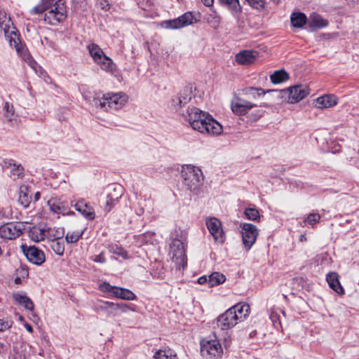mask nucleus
Returning a JSON list of instances; mask_svg holds the SVG:
<instances>
[{"mask_svg": "<svg viewBox=\"0 0 359 359\" xmlns=\"http://www.w3.org/2000/svg\"><path fill=\"white\" fill-rule=\"evenodd\" d=\"M4 117L8 121H11L14 118V108L12 104L6 102L4 107Z\"/></svg>", "mask_w": 359, "mask_h": 359, "instance_id": "nucleus-43", "label": "nucleus"}, {"mask_svg": "<svg viewBox=\"0 0 359 359\" xmlns=\"http://www.w3.org/2000/svg\"><path fill=\"white\" fill-rule=\"evenodd\" d=\"M329 286L339 294H344V291L339 280V276L337 273H329L326 276Z\"/></svg>", "mask_w": 359, "mask_h": 359, "instance_id": "nucleus-25", "label": "nucleus"}, {"mask_svg": "<svg viewBox=\"0 0 359 359\" xmlns=\"http://www.w3.org/2000/svg\"><path fill=\"white\" fill-rule=\"evenodd\" d=\"M257 51L245 50L240 51L236 55L235 59L238 64L241 65H249L252 64L257 58Z\"/></svg>", "mask_w": 359, "mask_h": 359, "instance_id": "nucleus-21", "label": "nucleus"}, {"mask_svg": "<svg viewBox=\"0 0 359 359\" xmlns=\"http://www.w3.org/2000/svg\"><path fill=\"white\" fill-rule=\"evenodd\" d=\"M47 233L43 229L34 226L29 230V236L32 241L39 242L45 238Z\"/></svg>", "mask_w": 359, "mask_h": 359, "instance_id": "nucleus-32", "label": "nucleus"}, {"mask_svg": "<svg viewBox=\"0 0 359 359\" xmlns=\"http://www.w3.org/2000/svg\"><path fill=\"white\" fill-rule=\"evenodd\" d=\"M236 316L231 312L230 309L221 314L217 320V326L222 330H227L238 324Z\"/></svg>", "mask_w": 359, "mask_h": 359, "instance_id": "nucleus-17", "label": "nucleus"}, {"mask_svg": "<svg viewBox=\"0 0 359 359\" xmlns=\"http://www.w3.org/2000/svg\"><path fill=\"white\" fill-rule=\"evenodd\" d=\"M34 197H35V200H36V201H38V200L39 199V197H40V193H39V192H36V193L35 194Z\"/></svg>", "mask_w": 359, "mask_h": 359, "instance_id": "nucleus-56", "label": "nucleus"}, {"mask_svg": "<svg viewBox=\"0 0 359 359\" xmlns=\"http://www.w3.org/2000/svg\"><path fill=\"white\" fill-rule=\"evenodd\" d=\"M201 351L202 355L210 358H221L223 355V348L217 339L202 340Z\"/></svg>", "mask_w": 359, "mask_h": 359, "instance_id": "nucleus-9", "label": "nucleus"}, {"mask_svg": "<svg viewBox=\"0 0 359 359\" xmlns=\"http://www.w3.org/2000/svg\"><path fill=\"white\" fill-rule=\"evenodd\" d=\"M170 255L179 270L187 266V257L184 243L179 239H173L170 245Z\"/></svg>", "mask_w": 359, "mask_h": 359, "instance_id": "nucleus-8", "label": "nucleus"}, {"mask_svg": "<svg viewBox=\"0 0 359 359\" xmlns=\"http://www.w3.org/2000/svg\"><path fill=\"white\" fill-rule=\"evenodd\" d=\"M219 4L228 9L233 15H238L242 12L239 0H218Z\"/></svg>", "mask_w": 359, "mask_h": 359, "instance_id": "nucleus-26", "label": "nucleus"}, {"mask_svg": "<svg viewBox=\"0 0 359 359\" xmlns=\"http://www.w3.org/2000/svg\"><path fill=\"white\" fill-rule=\"evenodd\" d=\"M309 93L306 86L297 85L283 89L280 91L281 98L288 103H297L305 98Z\"/></svg>", "mask_w": 359, "mask_h": 359, "instance_id": "nucleus-7", "label": "nucleus"}, {"mask_svg": "<svg viewBox=\"0 0 359 359\" xmlns=\"http://www.w3.org/2000/svg\"><path fill=\"white\" fill-rule=\"evenodd\" d=\"M22 224L10 222L0 226V237L4 239L13 240L22 234Z\"/></svg>", "mask_w": 359, "mask_h": 359, "instance_id": "nucleus-14", "label": "nucleus"}, {"mask_svg": "<svg viewBox=\"0 0 359 359\" xmlns=\"http://www.w3.org/2000/svg\"><path fill=\"white\" fill-rule=\"evenodd\" d=\"M248 4L257 9V11H263L265 8L266 1L265 0H246Z\"/></svg>", "mask_w": 359, "mask_h": 359, "instance_id": "nucleus-45", "label": "nucleus"}, {"mask_svg": "<svg viewBox=\"0 0 359 359\" xmlns=\"http://www.w3.org/2000/svg\"><path fill=\"white\" fill-rule=\"evenodd\" d=\"M256 104L239 96H235L231 103L232 111L238 116L245 115Z\"/></svg>", "mask_w": 359, "mask_h": 359, "instance_id": "nucleus-15", "label": "nucleus"}, {"mask_svg": "<svg viewBox=\"0 0 359 359\" xmlns=\"http://www.w3.org/2000/svg\"><path fill=\"white\" fill-rule=\"evenodd\" d=\"M266 92L262 88H248L243 90V94L248 98L256 99L260 95H263Z\"/></svg>", "mask_w": 359, "mask_h": 359, "instance_id": "nucleus-39", "label": "nucleus"}, {"mask_svg": "<svg viewBox=\"0 0 359 359\" xmlns=\"http://www.w3.org/2000/svg\"><path fill=\"white\" fill-rule=\"evenodd\" d=\"M203 4L206 6H211L213 4L214 0H201Z\"/></svg>", "mask_w": 359, "mask_h": 359, "instance_id": "nucleus-53", "label": "nucleus"}, {"mask_svg": "<svg viewBox=\"0 0 359 359\" xmlns=\"http://www.w3.org/2000/svg\"><path fill=\"white\" fill-rule=\"evenodd\" d=\"M226 280V277L221 273L214 272L208 276V287H214L223 283Z\"/></svg>", "mask_w": 359, "mask_h": 359, "instance_id": "nucleus-35", "label": "nucleus"}, {"mask_svg": "<svg viewBox=\"0 0 359 359\" xmlns=\"http://www.w3.org/2000/svg\"><path fill=\"white\" fill-rule=\"evenodd\" d=\"M13 321L11 320L0 319V331H4L12 326Z\"/></svg>", "mask_w": 359, "mask_h": 359, "instance_id": "nucleus-48", "label": "nucleus"}, {"mask_svg": "<svg viewBox=\"0 0 359 359\" xmlns=\"http://www.w3.org/2000/svg\"><path fill=\"white\" fill-rule=\"evenodd\" d=\"M135 306L125 303H115L97 299L92 302V309L96 313H104L109 317H115L121 313H126L128 311H135Z\"/></svg>", "mask_w": 359, "mask_h": 359, "instance_id": "nucleus-4", "label": "nucleus"}, {"mask_svg": "<svg viewBox=\"0 0 359 359\" xmlns=\"http://www.w3.org/2000/svg\"><path fill=\"white\" fill-rule=\"evenodd\" d=\"M74 208L85 218L89 220L95 219V213L92 206L88 205L83 199L78 201L74 205Z\"/></svg>", "mask_w": 359, "mask_h": 359, "instance_id": "nucleus-22", "label": "nucleus"}, {"mask_svg": "<svg viewBox=\"0 0 359 359\" xmlns=\"http://www.w3.org/2000/svg\"><path fill=\"white\" fill-rule=\"evenodd\" d=\"M194 22V15L191 12H187L177 18L165 20L162 26L165 29H177L191 25Z\"/></svg>", "mask_w": 359, "mask_h": 359, "instance_id": "nucleus-12", "label": "nucleus"}, {"mask_svg": "<svg viewBox=\"0 0 359 359\" xmlns=\"http://www.w3.org/2000/svg\"><path fill=\"white\" fill-rule=\"evenodd\" d=\"M338 98L333 94H326L314 100V106L318 109H327L334 107L338 103Z\"/></svg>", "mask_w": 359, "mask_h": 359, "instance_id": "nucleus-19", "label": "nucleus"}, {"mask_svg": "<svg viewBox=\"0 0 359 359\" xmlns=\"http://www.w3.org/2000/svg\"><path fill=\"white\" fill-rule=\"evenodd\" d=\"M23 276H28V271L27 270L22 269Z\"/></svg>", "mask_w": 359, "mask_h": 359, "instance_id": "nucleus-57", "label": "nucleus"}, {"mask_svg": "<svg viewBox=\"0 0 359 359\" xmlns=\"http://www.w3.org/2000/svg\"><path fill=\"white\" fill-rule=\"evenodd\" d=\"M109 250L110 252L117 255L125 259H127L129 257L127 251L117 245H109Z\"/></svg>", "mask_w": 359, "mask_h": 359, "instance_id": "nucleus-41", "label": "nucleus"}, {"mask_svg": "<svg viewBox=\"0 0 359 359\" xmlns=\"http://www.w3.org/2000/svg\"><path fill=\"white\" fill-rule=\"evenodd\" d=\"M291 24L293 27L302 28L307 22V17L301 12L292 13L290 16Z\"/></svg>", "mask_w": 359, "mask_h": 359, "instance_id": "nucleus-29", "label": "nucleus"}, {"mask_svg": "<svg viewBox=\"0 0 359 359\" xmlns=\"http://www.w3.org/2000/svg\"><path fill=\"white\" fill-rule=\"evenodd\" d=\"M88 50L94 62L98 59H102V57L105 55L102 49L95 43L89 44L88 46Z\"/></svg>", "mask_w": 359, "mask_h": 359, "instance_id": "nucleus-34", "label": "nucleus"}, {"mask_svg": "<svg viewBox=\"0 0 359 359\" xmlns=\"http://www.w3.org/2000/svg\"><path fill=\"white\" fill-rule=\"evenodd\" d=\"M185 121L194 130L203 134L217 135L222 126L211 115L195 107H189L184 114Z\"/></svg>", "mask_w": 359, "mask_h": 359, "instance_id": "nucleus-2", "label": "nucleus"}, {"mask_svg": "<svg viewBox=\"0 0 359 359\" xmlns=\"http://www.w3.org/2000/svg\"><path fill=\"white\" fill-rule=\"evenodd\" d=\"M95 62L101 68V69L106 72L113 74L116 69V66L113 60L106 55L102 57V59H98L95 61Z\"/></svg>", "mask_w": 359, "mask_h": 359, "instance_id": "nucleus-24", "label": "nucleus"}, {"mask_svg": "<svg viewBox=\"0 0 359 359\" xmlns=\"http://www.w3.org/2000/svg\"><path fill=\"white\" fill-rule=\"evenodd\" d=\"M272 2H273L275 4H279L280 0H271Z\"/></svg>", "mask_w": 359, "mask_h": 359, "instance_id": "nucleus-58", "label": "nucleus"}, {"mask_svg": "<svg viewBox=\"0 0 359 359\" xmlns=\"http://www.w3.org/2000/svg\"><path fill=\"white\" fill-rule=\"evenodd\" d=\"M94 261L96 262L103 263V262H104L105 260H104V258L102 257V255L100 254L95 257V258L94 259Z\"/></svg>", "mask_w": 359, "mask_h": 359, "instance_id": "nucleus-52", "label": "nucleus"}, {"mask_svg": "<svg viewBox=\"0 0 359 359\" xmlns=\"http://www.w3.org/2000/svg\"><path fill=\"white\" fill-rule=\"evenodd\" d=\"M288 79L289 75L284 69L276 70L270 76L271 81L273 84L283 83Z\"/></svg>", "mask_w": 359, "mask_h": 359, "instance_id": "nucleus-33", "label": "nucleus"}, {"mask_svg": "<svg viewBox=\"0 0 359 359\" xmlns=\"http://www.w3.org/2000/svg\"><path fill=\"white\" fill-rule=\"evenodd\" d=\"M20 278H16L15 280V283L18 284L20 283Z\"/></svg>", "mask_w": 359, "mask_h": 359, "instance_id": "nucleus-59", "label": "nucleus"}, {"mask_svg": "<svg viewBox=\"0 0 359 359\" xmlns=\"http://www.w3.org/2000/svg\"><path fill=\"white\" fill-rule=\"evenodd\" d=\"M13 161H9V165L11 166V175L14 180L22 177L24 168L20 164L17 165L13 163Z\"/></svg>", "mask_w": 359, "mask_h": 359, "instance_id": "nucleus-38", "label": "nucleus"}, {"mask_svg": "<svg viewBox=\"0 0 359 359\" xmlns=\"http://www.w3.org/2000/svg\"><path fill=\"white\" fill-rule=\"evenodd\" d=\"M189 100H190V97H189L188 95L184 97V96H182V94H180V96L177 98L176 104L177 106L182 107V106L184 105Z\"/></svg>", "mask_w": 359, "mask_h": 359, "instance_id": "nucleus-49", "label": "nucleus"}, {"mask_svg": "<svg viewBox=\"0 0 359 359\" xmlns=\"http://www.w3.org/2000/svg\"><path fill=\"white\" fill-rule=\"evenodd\" d=\"M233 314L236 316L238 323L245 320L250 315V308L248 304L241 302L229 308Z\"/></svg>", "mask_w": 359, "mask_h": 359, "instance_id": "nucleus-20", "label": "nucleus"}, {"mask_svg": "<svg viewBox=\"0 0 359 359\" xmlns=\"http://www.w3.org/2000/svg\"><path fill=\"white\" fill-rule=\"evenodd\" d=\"M300 241L304 242L306 241V237L305 235H302L299 238Z\"/></svg>", "mask_w": 359, "mask_h": 359, "instance_id": "nucleus-55", "label": "nucleus"}, {"mask_svg": "<svg viewBox=\"0 0 359 359\" xmlns=\"http://www.w3.org/2000/svg\"><path fill=\"white\" fill-rule=\"evenodd\" d=\"M82 234V231H69L65 236V240L68 243H74L79 241Z\"/></svg>", "mask_w": 359, "mask_h": 359, "instance_id": "nucleus-42", "label": "nucleus"}, {"mask_svg": "<svg viewBox=\"0 0 359 359\" xmlns=\"http://www.w3.org/2000/svg\"><path fill=\"white\" fill-rule=\"evenodd\" d=\"M13 299L19 304L23 306L26 309L33 311L34 303L27 295L20 293L15 292L13 294Z\"/></svg>", "mask_w": 359, "mask_h": 359, "instance_id": "nucleus-28", "label": "nucleus"}, {"mask_svg": "<svg viewBox=\"0 0 359 359\" xmlns=\"http://www.w3.org/2000/svg\"><path fill=\"white\" fill-rule=\"evenodd\" d=\"M25 328H26V330H27L29 332H32V331H33V328H32V325H29V324H26V325H25Z\"/></svg>", "mask_w": 359, "mask_h": 359, "instance_id": "nucleus-54", "label": "nucleus"}, {"mask_svg": "<svg viewBox=\"0 0 359 359\" xmlns=\"http://www.w3.org/2000/svg\"><path fill=\"white\" fill-rule=\"evenodd\" d=\"M100 6L104 10H108L109 8V5L106 1H103L100 2Z\"/></svg>", "mask_w": 359, "mask_h": 359, "instance_id": "nucleus-51", "label": "nucleus"}, {"mask_svg": "<svg viewBox=\"0 0 359 359\" xmlns=\"http://www.w3.org/2000/svg\"><path fill=\"white\" fill-rule=\"evenodd\" d=\"M155 359H179L175 351L170 348L159 349L154 355Z\"/></svg>", "mask_w": 359, "mask_h": 359, "instance_id": "nucleus-30", "label": "nucleus"}, {"mask_svg": "<svg viewBox=\"0 0 359 359\" xmlns=\"http://www.w3.org/2000/svg\"><path fill=\"white\" fill-rule=\"evenodd\" d=\"M205 224L215 241L219 243H224L225 234L222 229L221 222L215 217H211L207 219Z\"/></svg>", "mask_w": 359, "mask_h": 359, "instance_id": "nucleus-13", "label": "nucleus"}, {"mask_svg": "<svg viewBox=\"0 0 359 359\" xmlns=\"http://www.w3.org/2000/svg\"><path fill=\"white\" fill-rule=\"evenodd\" d=\"M123 194V188L120 184H111L107 188V200L104 208L107 212L111 211L112 208L118 202Z\"/></svg>", "mask_w": 359, "mask_h": 359, "instance_id": "nucleus-11", "label": "nucleus"}, {"mask_svg": "<svg viewBox=\"0 0 359 359\" xmlns=\"http://www.w3.org/2000/svg\"><path fill=\"white\" fill-rule=\"evenodd\" d=\"M98 289L103 293L111 297H114L117 286L110 285L109 283L103 282L99 285Z\"/></svg>", "mask_w": 359, "mask_h": 359, "instance_id": "nucleus-37", "label": "nucleus"}, {"mask_svg": "<svg viewBox=\"0 0 359 359\" xmlns=\"http://www.w3.org/2000/svg\"><path fill=\"white\" fill-rule=\"evenodd\" d=\"M42 0L41 3L32 10L33 13H40L48 10L45 14L44 20L50 25H55L66 18V8L62 1Z\"/></svg>", "mask_w": 359, "mask_h": 359, "instance_id": "nucleus-3", "label": "nucleus"}, {"mask_svg": "<svg viewBox=\"0 0 359 359\" xmlns=\"http://www.w3.org/2000/svg\"><path fill=\"white\" fill-rule=\"evenodd\" d=\"M50 245L52 250L57 255H62L65 251V242L62 239H51Z\"/></svg>", "mask_w": 359, "mask_h": 359, "instance_id": "nucleus-36", "label": "nucleus"}, {"mask_svg": "<svg viewBox=\"0 0 359 359\" xmlns=\"http://www.w3.org/2000/svg\"><path fill=\"white\" fill-rule=\"evenodd\" d=\"M153 204H154V201L149 198V201H147V203L145 204L144 208L140 209L137 212V214L139 215H141L142 214H143L144 210H146L149 213H151L154 211Z\"/></svg>", "mask_w": 359, "mask_h": 359, "instance_id": "nucleus-47", "label": "nucleus"}, {"mask_svg": "<svg viewBox=\"0 0 359 359\" xmlns=\"http://www.w3.org/2000/svg\"><path fill=\"white\" fill-rule=\"evenodd\" d=\"M94 104L97 107L105 110L110 109L118 110L126 104L128 101V96L123 92L116 93H107L100 98L94 99Z\"/></svg>", "mask_w": 359, "mask_h": 359, "instance_id": "nucleus-5", "label": "nucleus"}, {"mask_svg": "<svg viewBox=\"0 0 359 359\" xmlns=\"http://www.w3.org/2000/svg\"><path fill=\"white\" fill-rule=\"evenodd\" d=\"M31 198L29 187L27 185L20 186L18 191V203L22 207L27 208L31 202Z\"/></svg>", "mask_w": 359, "mask_h": 359, "instance_id": "nucleus-27", "label": "nucleus"}, {"mask_svg": "<svg viewBox=\"0 0 359 359\" xmlns=\"http://www.w3.org/2000/svg\"><path fill=\"white\" fill-rule=\"evenodd\" d=\"M23 252L27 259L34 264L41 265L45 262L43 252L34 246L23 247Z\"/></svg>", "mask_w": 359, "mask_h": 359, "instance_id": "nucleus-18", "label": "nucleus"}, {"mask_svg": "<svg viewBox=\"0 0 359 359\" xmlns=\"http://www.w3.org/2000/svg\"><path fill=\"white\" fill-rule=\"evenodd\" d=\"M320 219V215L318 213H311L304 219V222L311 226H313Z\"/></svg>", "mask_w": 359, "mask_h": 359, "instance_id": "nucleus-46", "label": "nucleus"}, {"mask_svg": "<svg viewBox=\"0 0 359 359\" xmlns=\"http://www.w3.org/2000/svg\"><path fill=\"white\" fill-rule=\"evenodd\" d=\"M114 297L128 301L137 299V296L131 290L118 286Z\"/></svg>", "mask_w": 359, "mask_h": 359, "instance_id": "nucleus-31", "label": "nucleus"}, {"mask_svg": "<svg viewBox=\"0 0 359 359\" xmlns=\"http://www.w3.org/2000/svg\"><path fill=\"white\" fill-rule=\"evenodd\" d=\"M198 283L201 285L207 284L208 285V278L205 276H203L198 278Z\"/></svg>", "mask_w": 359, "mask_h": 359, "instance_id": "nucleus-50", "label": "nucleus"}, {"mask_svg": "<svg viewBox=\"0 0 359 359\" xmlns=\"http://www.w3.org/2000/svg\"><path fill=\"white\" fill-rule=\"evenodd\" d=\"M244 215L246 219L254 222H259L261 217L259 210L255 208H245Z\"/></svg>", "mask_w": 359, "mask_h": 359, "instance_id": "nucleus-40", "label": "nucleus"}, {"mask_svg": "<svg viewBox=\"0 0 359 359\" xmlns=\"http://www.w3.org/2000/svg\"><path fill=\"white\" fill-rule=\"evenodd\" d=\"M0 28L4 31L6 38L9 41L10 45L15 48L22 59L36 74L41 73V67L33 59L25 45L20 42L11 18L3 11H0Z\"/></svg>", "mask_w": 359, "mask_h": 359, "instance_id": "nucleus-1", "label": "nucleus"}, {"mask_svg": "<svg viewBox=\"0 0 359 359\" xmlns=\"http://www.w3.org/2000/svg\"><path fill=\"white\" fill-rule=\"evenodd\" d=\"M48 205L50 210L55 214L64 216L74 215V212L69 210L67 202L61 198H51L48 201Z\"/></svg>", "mask_w": 359, "mask_h": 359, "instance_id": "nucleus-16", "label": "nucleus"}, {"mask_svg": "<svg viewBox=\"0 0 359 359\" xmlns=\"http://www.w3.org/2000/svg\"><path fill=\"white\" fill-rule=\"evenodd\" d=\"M241 228L243 245L249 250L257 240L258 229L255 225L250 223H243L241 224Z\"/></svg>", "mask_w": 359, "mask_h": 359, "instance_id": "nucleus-10", "label": "nucleus"}, {"mask_svg": "<svg viewBox=\"0 0 359 359\" xmlns=\"http://www.w3.org/2000/svg\"><path fill=\"white\" fill-rule=\"evenodd\" d=\"M48 234L51 239H62L65 234V229L63 228H58L57 229H50L48 231Z\"/></svg>", "mask_w": 359, "mask_h": 359, "instance_id": "nucleus-44", "label": "nucleus"}, {"mask_svg": "<svg viewBox=\"0 0 359 359\" xmlns=\"http://www.w3.org/2000/svg\"><path fill=\"white\" fill-rule=\"evenodd\" d=\"M328 25V21L316 13H313L309 16V27L313 31L325 28Z\"/></svg>", "mask_w": 359, "mask_h": 359, "instance_id": "nucleus-23", "label": "nucleus"}, {"mask_svg": "<svg viewBox=\"0 0 359 359\" xmlns=\"http://www.w3.org/2000/svg\"><path fill=\"white\" fill-rule=\"evenodd\" d=\"M181 175L184 184L191 191H196L203 184V175L201 170L192 165L182 167Z\"/></svg>", "mask_w": 359, "mask_h": 359, "instance_id": "nucleus-6", "label": "nucleus"}]
</instances>
